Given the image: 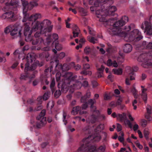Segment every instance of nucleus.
I'll return each mask as SVG.
<instances>
[{
  "label": "nucleus",
  "instance_id": "nucleus-42",
  "mask_svg": "<svg viewBox=\"0 0 152 152\" xmlns=\"http://www.w3.org/2000/svg\"><path fill=\"white\" fill-rule=\"evenodd\" d=\"M91 51V49L88 46L86 47L84 49V52L86 54H88Z\"/></svg>",
  "mask_w": 152,
  "mask_h": 152
},
{
  "label": "nucleus",
  "instance_id": "nucleus-54",
  "mask_svg": "<svg viewBox=\"0 0 152 152\" xmlns=\"http://www.w3.org/2000/svg\"><path fill=\"white\" fill-rule=\"evenodd\" d=\"M130 75V80H134L135 77L134 75V73L133 72H132L131 73H130L129 74Z\"/></svg>",
  "mask_w": 152,
  "mask_h": 152
},
{
  "label": "nucleus",
  "instance_id": "nucleus-29",
  "mask_svg": "<svg viewBox=\"0 0 152 152\" xmlns=\"http://www.w3.org/2000/svg\"><path fill=\"white\" fill-rule=\"evenodd\" d=\"M79 12L80 13L81 15L83 16H85L87 15V11L84 8L82 7H79L78 8Z\"/></svg>",
  "mask_w": 152,
  "mask_h": 152
},
{
  "label": "nucleus",
  "instance_id": "nucleus-59",
  "mask_svg": "<svg viewBox=\"0 0 152 152\" xmlns=\"http://www.w3.org/2000/svg\"><path fill=\"white\" fill-rule=\"evenodd\" d=\"M43 99L45 100H47L48 99V98H49V96H48V93H45L43 95Z\"/></svg>",
  "mask_w": 152,
  "mask_h": 152
},
{
  "label": "nucleus",
  "instance_id": "nucleus-51",
  "mask_svg": "<svg viewBox=\"0 0 152 152\" xmlns=\"http://www.w3.org/2000/svg\"><path fill=\"white\" fill-rule=\"evenodd\" d=\"M88 29L89 30V34L92 35H95V32L94 30L91 28L88 27Z\"/></svg>",
  "mask_w": 152,
  "mask_h": 152
},
{
  "label": "nucleus",
  "instance_id": "nucleus-39",
  "mask_svg": "<svg viewBox=\"0 0 152 152\" xmlns=\"http://www.w3.org/2000/svg\"><path fill=\"white\" fill-rule=\"evenodd\" d=\"M12 29V27L11 26H8L5 29L4 32L6 34L9 33L10 32H11Z\"/></svg>",
  "mask_w": 152,
  "mask_h": 152
},
{
  "label": "nucleus",
  "instance_id": "nucleus-16",
  "mask_svg": "<svg viewBox=\"0 0 152 152\" xmlns=\"http://www.w3.org/2000/svg\"><path fill=\"white\" fill-rule=\"evenodd\" d=\"M51 22L48 19H45L42 21L40 22V26L42 29L43 30V28H46L50 26L51 24Z\"/></svg>",
  "mask_w": 152,
  "mask_h": 152
},
{
  "label": "nucleus",
  "instance_id": "nucleus-52",
  "mask_svg": "<svg viewBox=\"0 0 152 152\" xmlns=\"http://www.w3.org/2000/svg\"><path fill=\"white\" fill-rule=\"evenodd\" d=\"M96 67H97V70L99 72H100L102 73L103 71L104 70V66L102 65L101 67L99 68L97 66H96Z\"/></svg>",
  "mask_w": 152,
  "mask_h": 152
},
{
  "label": "nucleus",
  "instance_id": "nucleus-17",
  "mask_svg": "<svg viewBox=\"0 0 152 152\" xmlns=\"http://www.w3.org/2000/svg\"><path fill=\"white\" fill-rule=\"evenodd\" d=\"M98 120V116L92 115L89 117L88 119L86 120L89 123L93 124L96 122Z\"/></svg>",
  "mask_w": 152,
  "mask_h": 152
},
{
  "label": "nucleus",
  "instance_id": "nucleus-41",
  "mask_svg": "<svg viewBox=\"0 0 152 152\" xmlns=\"http://www.w3.org/2000/svg\"><path fill=\"white\" fill-rule=\"evenodd\" d=\"M81 74L84 75H90L91 74V72L90 71L84 70L81 72Z\"/></svg>",
  "mask_w": 152,
  "mask_h": 152
},
{
  "label": "nucleus",
  "instance_id": "nucleus-47",
  "mask_svg": "<svg viewBox=\"0 0 152 152\" xmlns=\"http://www.w3.org/2000/svg\"><path fill=\"white\" fill-rule=\"evenodd\" d=\"M110 96L109 94L107 93H105L104 95V99L105 100H108L110 99Z\"/></svg>",
  "mask_w": 152,
  "mask_h": 152
},
{
  "label": "nucleus",
  "instance_id": "nucleus-57",
  "mask_svg": "<svg viewBox=\"0 0 152 152\" xmlns=\"http://www.w3.org/2000/svg\"><path fill=\"white\" fill-rule=\"evenodd\" d=\"M65 56V53L64 52L60 53L58 55V58L59 59H62Z\"/></svg>",
  "mask_w": 152,
  "mask_h": 152
},
{
  "label": "nucleus",
  "instance_id": "nucleus-36",
  "mask_svg": "<svg viewBox=\"0 0 152 152\" xmlns=\"http://www.w3.org/2000/svg\"><path fill=\"white\" fill-rule=\"evenodd\" d=\"M32 32L31 29V30H28L24 29V34L25 36H27L28 35H31Z\"/></svg>",
  "mask_w": 152,
  "mask_h": 152
},
{
  "label": "nucleus",
  "instance_id": "nucleus-49",
  "mask_svg": "<svg viewBox=\"0 0 152 152\" xmlns=\"http://www.w3.org/2000/svg\"><path fill=\"white\" fill-rule=\"evenodd\" d=\"M124 122L125 124L127 125L130 128H132V124L129 120H126L124 121Z\"/></svg>",
  "mask_w": 152,
  "mask_h": 152
},
{
  "label": "nucleus",
  "instance_id": "nucleus-24",
  "mask_svg": "<svg viewBox=\"0 0 152 152\" xmlns=\"http://www.w3.org/2000/svg\"><path fill=\"white\" fill-rule=\"evenodd\" d=\"M93 135H89L88 137H86L82 140L83 142H89L92 141L93 139Z\"/></svg>",
  "mask_w": 152,
  "mask_h": 152
},
{
  "label": "nucleus",
  "instance_id": "nucleus-11",
  "mask_svg": "<svg viewBox=\"0 0 152 152\" xmlns=\"http://www.w3.org/2000/svg\"><path fill=\"white\" fill-rule=\"evenodd\" d=\"M78 111H79V113L80 115L87 113L86 111H82L81 108L79 106H78L73 108L71 113L73 115H75L78 113Z\"/></svg>",
  "mask_w": 152,
  "mask_h": 152
},
{
  "label": "nucleus",
  "instance_id": "nucleus-45",
  "mask_svg": "<svg viewBox=\"0 0 152 152\" xmlns=\"http://www.w3.org/2000/svg\"><path fill=\"white\" fill-rule=\"evenodd\" d=\"M18 3V0H11L10 3V4L12 6L17 5Z\"/></svg>",
  "mask_w": 152,
  "mask_h": 152
},
{
  "label": "nucleus",
  "instance_id": "nucleus-27",
  "mask_svg": "<svg viewBox=\"0 0 152 152\" xmlns=\"http://www.w3.org/2000/svg\"><path fill=\"white\" fill-rule=\"evenodd\" d=\"M38 0H36L34 1H32L30 2L29 6H31V7L29 8V10L31 9L34 7H37L38 6V4L37 2Z\"/></svg>",
  "mask_w": 152,
  "mask_h": 152
},
{
  "label": "nucleus",
  "instance_id": "nucleus-25",
  "mask_svg": "<svg viewBox=\"0 0 152 152\" xmlns=\"http://www.w3.org/2000/svg\"><path fill=\"white\" fill-rule=\"evenodd\" d=\"M113 72L114 74L117 75H121L123 72V70L121 68H114L113 69Z\"/></svg>",
  "mask_w": 152,
  "mask_h": 152
},
{
  "label": "nucleus",
  "instance_id": "nucleus-3",
  "mask_svg": "<svg viewBox=\"0 0 152 152\" xmlns=\"http://www.w3.org/2000/svg\"><path fill=\"white\" fill-rule=\"evenodd\" d=\"M128 21V18L127 16H123L121 19L115 23H113V25L109 28L110 34L112 35H118L121 37L125 35V32L122 31L121 27L124 25L125 23Z\"/></svg>",
  "mask_w": 152,
  "mask_h": 152
},
{
  "label": "nucleus",
  "instance_id": "nucleus-21",
  "mask_svg": "<svg viewBox=\"0 0 152 152\" xmlns=\"http://www.w3.org/2000/svg\"><path fill=\"white\" fill-rule=\"evenodd\" d=\"M141 87L143 88L142 90V98L145 102V103H146L147 99V94L146 93L147 89L146 88H143V86H142Z\"/></svg>",
  "mask_w": 152,
  "mask_h": 152
},
{
  "label": "nucleus",
  "instance_id": "nucleus-28",
  "mask_svg": "<svg viewBox=\"0 0 152 152\" xmlns=\"http://www.w3.org/2000/svg\"><path fill=\"white\" fill-rule=\"evenodd\" d=\"M104 128V125L103 124H101L98 126L96 127L95 131L96 132H101Z\"/></svg>",
  "mask_w": 152,
  "mask_h": 152
},
{
  "label": "nucleus",
  "instance_id": "nucleus-44",
  "mask_svg": "<svg viewBox=\"0 0 152 152\" xmlns=\"http://www.w3.org/2000/svg\"><path fill=\"white\" fill-rule=\"evenodd\" d=\"M33 15L34 17V21L41 18V15L40 14H36Z\"/></svg>",
  "mask_w": 152,
  "mask_h": 152
},
{
  "label": "nucleus",
  "instance_id": "nucleus-14",
  "mask_svg": "<svg viewBox=\"0 0 152 152\" xmlns=\"http://www.w3.org/2000/svg\"><path fill=\"white\" fill-rule=\"evenodd\" d=\"M32 72L31 71H29L27 73H25V75L22 74L21 75L20 79L22 80H26L28 78L31 80L35 77L34 74L31 75Z\"/></svg>",
  "mask_w": 152,
  "mask_h": 152
},
{
  "label": "nucleus",
  "instance_id": "nucleus-2",
  "mask_svg": "<svg viewBox=\"0 0 152 152\" xmlns=\"http://www.w3.org/2000/svg\"><path fill=\"white\" fill-rule=\"evenodd\" d=\"M67 77L64 78V86L62 88V90L66 92L69 90L70 93H72L75 89H80L82 86L81 83L79 81H75V79L77 78V76L72 77L71 74L67 73L66 75Z\"/></svg>",
  "mask_w": 152,
  "mask_h": 152
},
{
  "label": "nucleus",
  "instance_id": "nucleus-4",
  "mask_svg": "<svg viewBox=\"0 0 152 152\" xmlns=\"http://www.w3.org/2000/svg\"><path fill=\"white\" fill-rule=\"evenodd\" d=\"M137 60L142 62L143 67L147 68L149 66L152 65V54L149 53H142L139 56Z\"/></svg>",
  "mask_w": 152,
  "mask_h": 152
},
{
  "label": "nucleus",
  "instance_id": "nucleus-5",
  "mask_svg": "<svg viewBox=\"0 0 152 152\" xmlns=\"http://www.w3.org/2000/svg\"><path fill=\"white\" fill-rule=\"evenodd\" d=\"M45 110H42L39 115L37 116V119L38 120L37 124V128H40L44 126L46 124V118L44 116L45 115Z\"/></svg>",
  "mask_w": 152,
  "mask_h": 152
},
{
  "label": "nucleus",
  "instance_id": "nucleus-60",
  "mask_svg": "<svg viewBox=\"0 0 152 152\" xmlns=\"http://www.w3.org/2000/svg\"><path fill=\"white\" fill-rule=\"evenodd\" d=\"M147 113L148 114H151V107L150 106H148L147 107Z\"/></svg>",
  "mask_w": 152,
  "mask_h": 152
},
{
  "label": "nucleus",
  "instance_id": "nucleus-32",
  "mask_svg": "<svg viewBox=\"0 0 152 152\" xmlns=\"http://www.w3.org/2000/svg\"><path fill=\"white\" fill-rule=\"evenodd\" d=\"M39 31L37 32L34 34V37L36 38L38 37H40L42 34H44V31L43 30L41 29L39 30Z\"/></svg>",
  "mask_w": 152,
  "mask_h": 152
},
{
  "label": "nucleus",
  "instance_id": "nucleus-12",
  "mask_svg": "<svg viewBox=\"0 0 152 152\" xmlns=\"http://www.w3.org/2000/svg\"><path fill=\"white\" fill-rule=\"evenodd\" d=\"M58 35L56 34H53L52 37L50 36H48L46 39V42H45L44 45H48L50 43L53 42V40L51 38H53L54 41H56L58 39Z\"/></svg>",
  "mask_w": 152,
  "mask_h": 152
},
{
  "label": "nucleus",
  "instance_id": "nucleus-43",
  "mask_svg": "<svg viewBox=\"0 0 152 152\" xmlns=\"http://www.w3.org/2000/svg\"><path fill=\"white\" fill-rule=\"evenodd\" d=\"M149 132L147 129H145L144 131V135L146 139H147L148 138V135L149 134Z\"/></svg>",
  "mask_w": 152,
  "mask_h": 152
},
{
  "label": "nucleus",
  "instance_id": "nucleus-7",
  "mask_svg": "<svg viewBox=\"0 0 152 152\" xmlns=\"http://www.w3.org/2000/svg\"><path fill=\"white\" fill-rule=\"evenodd\" d=\"M12 29L11 31L10 34L12 36L17 35L18 36H20L22 29V26L20 25H18L17 26L15 25L13 27H12Z\"/></svg>",
  "mask_w": 152,
  "mask_h": 152
},
{
  "label": "nucleus",
  "instance_id": "nucleus-1",
  "mask_svg": "<svg viewBox=\"0 0 152 152\" xmlns=\"http://www.w3.org/2000/svg\"><path fill=\"white\" fill-rule=\"evenodd\" d=\"M117 8L115 6L109 7L108 10L104 8L101 10L97 9L96 11V14L97 17L99 18V21L102 22L106 23L108 25H112L115 21L117 19L116 18H111L107 20L106 17L110 15H113V13L116 11Z\"/></svg>",
  "mask_w": 152,
  "mask_h": 152
},
{
  "label": "nucleus",
  "instance_id": "nucleus-64",
  "mask_svg": "<svg viewBox=\"0 0 152 152\" xmlns=\"http://www.w3.org/2000/svg\"><path fill=\"white\" fill-rule=\"evenodd\" d=\"M146 48L148 49H152V42H150L146 46Z\"/></svg>",
  "mask_w": 152,
  "mask_h": 152
},
{
  "label": "nucleus",
  "instance_id": "nucleus-8",
  "mask_svg": "<svg viewBox=\"0 0 152 152\" xmlns=\"http://www.w3.org/2000/svg\"><path fill=\"white\" fill-rule=\"evenodd\" d=\"M109 1L111 3L113 2V0H96L94 3V5L98 7L97 9H104V6L102 5V3H106Z\"/></svg>",
  "mask_w": 152,
  "mask_h": 152
},
{
  "label": "nucleus",
  "instance_id": "nucleus-55",
  "mask_svg": "<svg viewBox=\"0 0 152 152\" xmlns=\"http://www.w3.org/2000/svg\"><path fill=\"white\" fill-rule=\"evenodd\" d=\"M96 102V101L95 99H90L88 101V102L89 104H91V107H92L94 103Z\"/></svg>",
  "mask_w": 152,
  "mask_h": 152
},
{
  "label": "nucleus",
  "instance_id": "nucleus-46",
  "mask_svg": "<svg viewBox=\"0 0 152 152\" xmlns=\"http://www.w3.org/2000/svg\"><path fill=\"white\" fill-rule=\"evenodd\" d=\"M105 146H101L98 149V152H104L105 151Z\"/></svg>",
  "mask_w": 152,
  "mask_h": 152
},
{
  "label": "nucleus",
  "instance_id": "nucleus-35",
  "mask_svg": "<svg viewBox=\"0 0 152 152\" xmlns=\"http://www.w3.org/2000/svg\"><path fill=\"white\" fill-rule=\"evenodd\" d=\"M30 23L29 21H27L24 24V29H26L28 30H30Z\"/></svg>",
  "mask_w": 152,
  "mask_h": 152
},
{
  "label": "nucleus",
  "instance_id": "nucleus-40",
  "mask_svg": "<svg viewBox=\"0 0 152 152\" xmlns=\"http://www.w3.org/2000/svg\"><path fill=\"white\" fill-rule=\"evenodd\" d=\"M31 35H28L26 37L25 40L28 42H30L32 40V37L31 36Z\"/></svg>",
  "mask_w": 152,
  "mask_h": 152
},
{
  "label": "nucleus",
  "instance_id": "nucleus-37",
  "mask_svg": "<svg viewBox=\"0 0 152 152\" xmlns=\"http://www.w3.org/2000/svg\"><path fill=\"white\" fill-rule=\"evenodd\" d=\"M131 149L129 147H127L126 148H121L120 151L118 152H130Z\"/></svg>",
  "mask_w": 152,
  "mask_h": 152
},
{
  "label": "nucleus",
  "instance_id": "nucleus-58",
  "mask_svg": "<svg viewBox=\"0 0 152 152\" xmlns=\"http://www.w3.org/2000/svg\"><path fill=\"white\" fill-rule=\"evenodd\" d=\"M122 129V127L121 125L117 123V129L118 132L121 131Z\"/></svg>",
  "mask_w": 152,
  "mask_h": 152
},
{
  "label": "nucleus",
  "instance_id": "nucleus-15",
  "mask_svg": "<svg viewBox=\"0 0 152 152\" xmlns=\"http://www.w3.org/2000/svg\"><path fill=\"white\" fill-rule=\"evenodd\" d=\"M14 15V13L12 12H6L3 14L2 17L4 19L12 20Z\"/></svg>",
  "mask_w": 152,
  "mask_h": 152
},
{
  "label": "nucleus",
  "instance_id": "nucleus-19",
  "mask_svg": "<svg viewBox=\"0 0 152 152\" xmlns=\"http://www.w3.org/2000/svg\"><path fill=\"white\" fill-rule=\"evenodd\" d=\"M73 37H76L78 36V34L80 32L79 29L76 25H74L73 27Z\"/></svg>",
  "mask_w": 152,
  "mask_h": 152
},
{
  "label": "nucleus",
  "instance_id": "nucleus-63",
  "mask_svg": "<svg viewBox=\"0 0 152 152\" xmlns=\"http://www.w3.org/2000/svg\"><path fill=\"white\" fill-rule=\"evenodd\" d=\"M113 62L110 59H108L107 62V64L108 66H111L112 65Z\"/></svg>",
  "mask_w": 152,
  "mask_h": 152
},
{
  "label": "nucleus",
  "instance_id": "nucleus-26",
  "mask_svg": "<svg viewBox=\"0 0 152 152\" xmlns=\"http://www.w3.org/2000/svg\"><path fill=\"white\" fill-rule=\"evenodd\" d=\"M91 94L90 92L87 93L86 95L82 97L81 101L82 102L85 103L86 102L87 98H89L90 97Z\"/></svg>",
  "mask_w": 152,
  "mask_h": 152
},
{
  "label": "nucleus",
  "instance_id": "nucleus-18",
  "mask_svg": "<svg viewBox=\"0 0 152 152\" xmlns=\"http://www.w3.org/2000/svg\"><path fill=\"white\" fill-rule=\"evenodd\" d=\"M89 143H86L85 146L86 147L85 148L86 152H93L96 149V147L94 146H89Z\"/></svg>",
  "mask_w": 152,
  "mask_h": 152
},
{
  "label": "nucleus",
  "instance_id": "nucleus-56",
  "mask_svg": "<svg viewBox=\"0 0 152 152\" xmlns=\"http://www.w3.org/2000/svg\"><path fill=\"white\" fill-rule=\"evenodd\" d=\"M147 124V122L145 120H142L141 122V125L143 127H145Z\"/></svg>",
  "mask_w": 152,
  "mask_h": 152
},
{
  "label": "nucleus",
  "instance_id": "nucleus-62",
  "mask_svg": "<svg viewBox=\"0 0 152 152\" xmlns=\"http://www.w3.org/2000/svg\"><path fill=\"white\" fill-rule=\"evenodd\" d=\"M93 87V88H95L98 85L97 82L96 81H93L92 82Z\"/></svg>",
  "mask_w": 152,
  "mask_h": 152
},
{
  "label": "nucleus",
  "instance_id": "nucleus-50",
  "mask_svg": "<svg viewBox=\"0 0 152 152\" xmlns=\"http://www.w3.org/2000/svg\"><path fill=\"white\" fill-rule=\"evenodd\" d=\"M131 25L126 26H125L124 30L126 32L129 31H130L131 28Z\"/></svg>",
  "mask_w": 152,
  "mask_h": 152
},
{
  "label": "nucleus",
  "instance_id": "nucleus-23",
  "mask_svg": "<svg viewBox=\"0 0 152 152\" xmlns=\"http://www.w3.org/2000/svg\"><path fill=\"white\" fill-rule=\"evenodd\" d=\"M45 42H44L43 39L42 37L39 38L38 39H34L32 42V44L33 45H37L39 43L40 44H42L43 43L44 44Z\"/></svg>",
  "mask_w": 152,
  "mask_h": 152
},
{
  "label": "nucleus",
  "instance_id": "nucleus-61",
  "mask_svg": "<svg viewBox=\"0 0 152 152\" xmlns=\"http://www.w3.org/2000/svg\"><path fill=\"white\" fill-rule=\"evenodd\" d=\"M61 73L59 72H58L56 74V77L57 81H58L60 78Z\"/></svg>",
  "mask_w": 152,
  "mask_h": 152
},
{
  "label": "nucleus",
  "instance_id": "nucleus-31",
  "mask_svg": "<svg viewBox=\"0 0 152 152\" xmlns=\"http://www.w3.org/2000/svg\"><path fill=\"white\" fill-rule=\"evenodd\" d=\"M88 39L90 42L93 44H95L97 42V39L93 37L88 36Z\"/></svg>",
  "mask_w": 152,
  "mask_h": 152
},
{
  "label": "nucleus",
  "instance_id": "nucleus-30",
  "mask_svg": "<svg viewBox=\"0 0 152 152\" xmlns=\"http://www.w3.org/2000/svg\"><path fill=\"white\" fill-rule=\"evenodd\" d=\"M24 1H21L22 2V5L24 7L23 10V12L25 13L26 12V10H25L26 8L28 7V2L26 1V0H24Z\"/></svg>",
  "mask_w": 152,
  "mask_h": 152
},
{
  "label": "nucleus",
  "instance_id": "nucleus-10",
  "mask_svg": "<svg viewBox=\"0 0 152 152\" xmlns=\"http://www.w3.org/2000/svg\"><path fill=\"white\" fill-rule=\"evenodd\" d=\"M31 58V54L29 53L27 54L26 56V59H27V61L25 65V68L24 69V71L25 72H26V70H34L35 69V66H33L32 67H29V60H30L31 61H32Z\"/></svg>",
  "mask_w": 152,
  "mask_h": 152
},
{
  "label": "nucleus",
  "instance_id": "nucleus-20",
  "mask_svg": "<svg viewBox=\"0 0 152 152\" xmlns=\"http://www.w3.org/2000/svg\"><path fill=\"white\" fill-rule=\"evenodd\" d=\"M74 63L72 62L69 64H64L62 66L61 65V67L63 71H67L70 69L71 67L74 66Z\"/></svg>",
  "mask_w": 152,
  "mask_h": 152
},
{
  "label": "nucleus",
  "instance_id": "nucleus-22",
  "mask_svg": "<svg viewBox=\"0 0 152 152\" xmlns=\"http://www.w3.org/2000/svg\"><path fill=\"white\" fill-rule=\"evenodd\" d=\"M132 49V47L130 44H126L124 47V51L126 53H128L131 52Z\"/></svg>",
  "mask_w": 152,
  "mask_h": 152
},
{
  "label": "nucleus",
  "instance_id": "nucleus-53",
  "mask_svg": "<svg viewBox=\"0 0 152 152\" xmlns=\"http://www.w3.org/2000/svg\"><path fill=\"white\" fill-rule=\"evenodd\" d=\"M61 94V92L59 90H57L55 93V96L56 98H58Z\"/></svg>",
  "mask_w": 152,
  "mask_h": 152
},
{
  "label": "nucleus",
  "instance_id": "nucleus-48",
  "mask_svg": "<svg viewBox=\"0 0 152 152\" xmlns=\"http://www.w3.org/2000/svg\"><path fill=\"white\" fill-rule=\"evenodd\" d=\"M55 48L57 50H61L62 47L61 45L59 44L58 43H56L55 46Z\"/></svg>",
  "mask_w": 152,
  "mask_h": 152
},
{
  "label": "nucleus",
  "instance_id": "nucleus-34",
  "mask_svg": "<svg viewBox=\"0 0 152 152\" xmlns=\"http://www.w3.org/2000/svg\"><path fill=\"white\" fill-rule=\"evenodd\" d=\"M94 141L99 142L101 139V137L99 134H97L96 135H93Z\"/></svg>",
  "mask_w": 152,
  "mask_h": 152
},
{
  "label": "nucleus",
  "instance_id": "nucleus-38",
  "mask_svg": "<svg viewBox=\"0 0 152 152\" xmlns=\"http://www.w3.org/2000/svg\"><path fill=\"white\" fill-rule=\"evenodd\" d=\"M120 135H121V136H119L118 137V139L121 142H122L124 141V134L123 132H121L120 133Z\"/></svg>",
  "mask_w": 152,
  "mask_h": 152
},
{
  "label": "nucleus",
  "instance_id": "nucleus-9",
  "mask_svg": "<svg viewBox=\"0 0 152 152\" xmlns=\"http://www.w3.org/2000/svg\"><path fill=\"white\" fill-rule=\"evenodd\" d=\"M131 36L133 38L132 40L136 39L137 40H139L142 38L141 35V33L137 29H135L131 32Z\"/></svg>",
  "mask_w": 152,
  "mask_h": 152
},
{
  "label": "nucleus",
  "instance_id": "nucleus-13",
  "mask_svg": "<svg viewBox=\"0 0 152 152\" xmlns=\"http://www.w3.org/2000/svg\"><path fill=\"white\" fill-rule=\"evenodd\" d=\"M31 29L32 32L36 31L38 30L42 29L40 26V22L38 21H35L32 23Z\"/></svg>",
  "mask_w": 152,
  "mask_h": 152
},
{
  "label": "nucleus",
  "instance_id": "nucleus-6",
  "mask_svg": "<svg viewBox=\"0 0 152 152\" xmlns=\"http://www.w3.org/2000/svg\"><path fill=\"white\" fill-rule=\"evenodd\" d=\"M141 28L143 30L145 29L144 32H146L148 34L152 35V25L151 23L145 21L142 23Z\"/></svg>",
  "mask_w": 152,
  "mask_h": 152
},
{
  "label": "nucleus",
  "instance_id": "nucleus-33",
  "mask_svg": "<svg viewBox=\"0 0 152 152\" xmlns=\"http://www.w3.org/2000/svg\"><path fill=\"white\" fill-rule=\"evenodd\" d=\"M53 27V26L51 25H50L48 26L45 28L43 29V31H44V33L45 32H49L51 31Z\"/></svg>",
  "mask_w": 152,
  "mask_h": 152
}]
</instances>
